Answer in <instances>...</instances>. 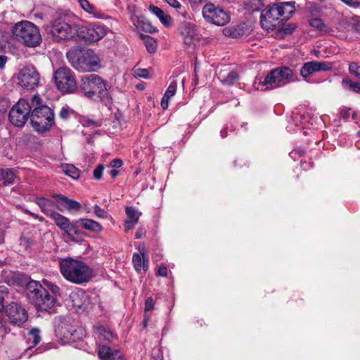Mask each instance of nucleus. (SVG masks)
Here are the masks:
<instances>
[{"label":"nucleus","instance_id":"1","mask_svg":"<svg viewBox=\"0 0 360 360\" xmlns=\"http://www.w3.org/2000/svg\"><path fill=\"white\" fill-rule=\"evenodd\" d=\"M79 89L87 98L95 100L98 98L106 106L112 103V98L107 89V83L97 75L83 76Z\"/></svg>","mask_w":360,"mask_h":360},{"label":"nucleus","instance_id":"2","mask_svg":"<svg viewBox=\"0 0 360 360\" xmlns=\"http://www.w3.org/2000/svg\"><path fill=\"white\" fill-rule=\"evenodd\" d=\"M60 271L68 281L75 284H82L92 277L91 269L84 262L70 257L60 261Z\"/></svg>","mask_w":360,"mask_h":360},{"label":"nucleus","instance_id":"3","mask_svg":"<svg viewBox=\"0 0 360 360\" xmlns=\"http://www.w3.org/2000/svg\"><path fill=\"white\" fill-rule=\"evenodd\" d=\"M31 124L34 129L43 133L51 129L54 124L53 110L46 105L41 104V100L37 95L32 98Z\"/></svg>","mask_w":360,"mask_h":360},{"label":"nucleus","instance_id":"4","mask_svg":"<svg viewBox=\"0 0 360 360\" xmlns=\"http://www.w3.org/2000/svg\"><path fill=\"white\" fill-rule=\"evenodd\" d=\"M26 289L30 300L39 311L49 313L54 311L55 298L39 282L30 281Z\"/></svg>","mask_w":360,"mask_h":360},{"label":"nucleus","instance_id":"5","mask_svg":"<svg viewBox=\"0 0 360 360\" xmlns=\"http://www.w3.org/2000/svg\"><path fill=\"white\" fill-rule=\"evenodd\" d=\"M67 58L74 68L80 72L96 71L100 67V59L91 49L70 50Z\"/></svg>","mask_w":360,"mask_h":360},{"label":"nucleus","instance_id":"6","mask_svg":"<svg viewBox=\"0 0 360 360\" xmlns=\"http://www.w3.org/2000/svg\"><path fill=\"white\" fill-rule=\"evenodd\" d=\"M13 33L16 39L27 47H37L41 42L39 28L30 21H21L15 25Z\"/></svg>","mask_w":360,"mask_h":360},{"label":"nucleus","instance_id":"7","mask_svg":"<svg viewBox=\"0 0 360 360\" xmlns=\"http://www.w3.org/2000/svg\"><path fill=\"white\" fill-rule=\"evenodd\" d=\"M56 226L63 231L66 237L71 241L79 243L83 240L85 233L77 227V220L70 221L68 218L56 212L50 217Z\"/></svg>","mask_w":360,"mask_h":360},{"label":"nucleus","instance_id":"8","mask_svg":"<svg viewBox=\"0 0 360 360\" xmlns=\"http://www.w3.org/2000/svg\"><path fill=\"white\" fill-rule=\"evenodd\" d=\"M39 79V73L32 65L22 68L13 77L16 85L27 90H33L38 86Z\"/></svg>","mask_w":360,"mask_h":360},{"label":"nucleus","instance_id":"9","mask_svg":"<svg viewBox=\"0 0 360 360\" xmlns=\"http://www.w3.org/2000/svg\"><path fill=\"white\" fill-rule=\"evenodd\" d=\"M56 86L63 94L73 93L77 89V83L72 71L65 67L58 68L54 72Z\"/></svg>","mask_w":360,"mask_h":360},{"label":"nucleus","instance_id":"10","mask_svg":"<svg viewBox=\"0 0 360 360\" xmlns=\"http://www.w3.org/2000/svg\"><path fill=\"white\" fill-rule=\"evenodd\" d=\"M51 32L56 41L72 39L78 36L79 26L75 23L70 24L62 19H57L53 22Z\"/></svg>","mask_w":360,"mask_h":360},{"label":"nucleus","instance_id":"11","mask_svg":"<svg viewBox=\"0 0 360 360\" xmlns=\"http://www.w3.org/2000/svg\"><path fill=\"white\" fill-rule=\"evenodd\" d=\"M32 103L25 99H20L9 112V120L15 126L22 127L31 115Z\"/></svg>","mask_w":360,"mask_h":360},{"label":"nucleus","instance_id":"12","mask_svg":"<svg viewBox=\"0 0 360 360\" xmlns=\"http://www.w3.org/2000/svg\"><path fill=\"white\" fill-rule=\"evenodd\" d=\"M204 20L217 26H224L230 22L229 14L210 1L204 5Z\"/></svg>","mask_w":360,"mask_h":360},{"label":"nucleus","instance_id":"13","mask_svg":"<svg viewBox=\"0 0 360 360\" xmlns=\"http://www.w3.org/2000/svg\"><path fill=\"white\" fill-rule=\"evenodd\" d=\"M8 322L15 326H22L28 319V314L25 308L18 303L12 302L4 309Z\"/></svg>","mask_w":360,"mask_h":360},{"label":"nucleus","instance_id":"14","mask_svg":"<svg viewBox=\"0 0 360 360\" xmlns=\"http://www.w3.org/2000/svg\"><path fill=\"white\" fill-rule=\"evenodd\" d=\"M107 27L102 25L90 24L88 26L79 27L78 37L89 42H95L104 37Z\"/></svg>","mask_w":360,"mask_h":360},{"label":"nucleus","instance_id":"15","mask_svg":"<svg viewBox=\"0 0 360 360\" xmlns=\"http://www.w3.org/2000/svg\"><path fill=\"white\" fill-rule=\"evenodd\" d=\"M281 13L276 4L269 6L260 15V23L262 28L274 30L280 23Z\"/></svg>","mask_w":360,"mask_h":360},{"label":"nucleus","instance_id":"16","mask_svg":"<svg viewBox=\"0 0 360 360\" xmlns=\"http://www.w3.org/2000/svg\"><path fill=\"white\" fill-rule=\"evenodd\" d=\"M332 69L330 63L324 61H309L305 63L300 69V75L302 77L307 78L316 72L327 71Z\"/></svg>","mask_w":360,"mask_h":360},{"label":"nucleus","instance_id":"17","mask_svg":"<svg viewBox=\"0 0 360 360\" xmlns=\"http://www.w3.org/2000/svg\"><path fill=\"white\" fill-rule=\"evenodd\" d=\"M254 87L259 91H266L280 87L275 69L271 70L263 81L259 80L254 83Z\"/></svg>","mask_w":360,"mask_h":360},{"label":"nucleus","instance_id":"18","mask_svg":"<svg viewBox=\"0 0 360 360\" xmlns=\"http://www.w3.org/2000/svg\"><path fill=\"white\" fill-rule=\"evenodd\" d=\"M180 33L183 37L184 42L188 45H195L199 39L195 26L191 23H184L181 25Z\"/></svg>","mask_w":360,"mask_h":360},{"label":"nucleus","instance_id":"19","mask_svg":"<svg viewBox=\"0 0 360 360\" xmlns=\"http://www.w3.org/2000/svg\"><path fill=\"white\" fill-rule=\"evenodd\" d=\"M57 198V210L63 212L67 210L70 212L79 211L82 208L81 204L72 199H70L63 195H56Z\"/></svg>","mask_w":360,"mask_h":360},{"label":"nucleus","instance_id":"20","mask_svg":"<svg viewBox=\"0 0 360 360\" xmlns=\"http://www.w3.org/2000/svg\"><path fill=\"white\" fill-rule=\"evenodd\" d=\"M280 87L297 80L296 75L288 67L275 68Z\"/></svg>","mask_w":360,"mask_h":360},{"label":"nucleus","instance_id":"21","mask_svg":"<svg viewBox=\"0 0 360 360\" xmlns=\"http://www.w3.org/2000/svg\"><path fill=\"white\" fill-rule=\"evenodd\" d=\"M72 306L77 310H85L89 304L88 295L82 290L71 293L70 296Z\"/></svg>","mask_w":360,"mask_h":360},{"label":"nucleus","instance_id":"22","mask_svg":"<svg viewBox=\"0 0 360 360\" xmlns=\"http://www.w3.org/2000/svg\"><path fill=\"white\" fill-rule=\"evenodd\" d=\"M56 200L46 198H36V203L40 207L41 210L48 217H51L55 214L57 210V198Z\"/></svg>","mask_w":360,"mask_h":360},{"label":"nucleus","instance_id":"23","mask_svg":"<svg viewBox=\"0 0 360 360\" xmlns=\"http://www.w3.org/2000/svg\"><path fill=\"white\" fill-rule=\"evenodd\" d=\"M98 356L102 360H124V356L120 351L112 349L105 345H99Z\"/></svg>","mask_w":360,"mask_h":360},{"label":"nucleus","instance_id":"24","mask_svg":"<svg viewBox=\"0 0 360 360\" xmlns=\"http://www.w3.org/2000/svg\"><path fill=\"white\" fill-rule=\"evenodd\" d=\"M125 212L127 214V219L124 221V229L127 231L133 229L138 223L141 213L138 210L132 207H126Z\"/></svg>","mask_w":360,"mask_h":360},{"label":"nucleus","instance_id":"25","mask_svg":"<svg viewBox=\"0 0 360 360\" xmlns=\"http://www.w3.org/2000/svg\"><path fill=\"white\" fill-rule=\"evenodd\" d=\"M276 5L281 13V20H288L295 11L293 1L278 2Z\"/></svg>","mask_w":360,"mask_h":360},{"label":"nucleus","instance_id":"26","mask_svg":"<svg viewBox=\"0 0 360 360\" xmlns=\"http://www.w3.org/2000/svg\"><path fill=\"white\" fill-rule=\"evenodd\" d=\"M77 227L82 226L83 229L93 233H98L103 231V226L98 222L90 219H79L77 220Z\"/></svg>","mask_w":360,"mask_h":360},{"label":"nucleus","instance_id":"27","mask_svg":"<svg viewBox=\"0 0 360 360\" xmlns=\"http://www.w3.org/2000/svg\"><path fill=\"white\" fill-rule=\"evenodd\" d=\"M222 32L224 35L226 37L240 38L245 34L246 27L245 25L229 26L224 28Z\"/></svg>","mask_w":360,"mask_h":360},{"label":"nucleus","instance_id":"28","mask_svg":"<svg viewBox=\"0 0 360 360\" xmlns=\"http://www.w3.org/2000/svg\"><path fill=\"white\" fill-rule=\"evenodd\" d=\"M132 262L137 272H141V270L146 271L148 269V259L144 252H141L140 254L134 253Z\"/></svg>","mask_w":360,"mask_h":360},{"label":"nucleus","instance_id":"29","mask_svg":"<svg viewBox=\"0 0 360 360\" xmlns=\"http://www.w3.org/2000/svg\"><path fill=\"white\" fill-rule=\"evenodd\" d=\"M308 22L309 25L314 30L323 33H330L333 32L332 27L327 24H325L323 21L319 18L309 16Z\"/></svg>","mask_w":360,"mask_h":360},{"label":"nucleus","instance_id":"30","mask_svg":"<svg viewBox=\"0 0 360 360\" xmlns=\"http://www.w3.org/2000/svg\"><path fill=\"white\" fill-rule=\"evenodd\" d=\"M94 332L101 343L110 342L114 338L112 333L102 326H94Z\"/></svg>","mask_w":360,"mask_h":360},{"label":"nucleus","instance_id":"31","mask_svg":"<svg viewBox=\"0 0 360 360\" xmlns=\"http://www.w3.org/2000/svg\"><path fill=\"white\" fill-rule=\"evenodd\" d=\"M149 10L158 18L165 27H170L172 25V18L161 8L155 6H150Z\"/></svg>","mask_w":360,"mask_h":360},{"label":"nucleus","instance_id":"32","mask_svg":"<svg viewBox=\"0 0 360 360\" xmlns=\"http://www.w3.org/2000/svg\"><path fill=\"white\" fill-rule=\"evenodd\" d=\"M81 8L86 13L92 15L96 18H101L102 14L97 10V8L89 3L88 0H77Z\"/></svg>","mask_w":360,"mask_h":360},{"label":"nucleus","instance_id":"33","mask_svg":"<svg viewBox=\"0 0 360 360\" xmlns=\"http://www.w3.org/2000/svg\"><path fill=\"white\" fill-rule=\"evenodd\" d=\"M221 83L226 85L233 84L238 79V75L235 71H231L227 75H224L220 72L218 76Z\"/></svg>","mask_w":360,"mask_h":360},{"label":"nucleus","instance_id":"34","mask_svg":"<svg viewBox=\"0 0 360 360\" xmlns=\"http://www.w3.org/2000/svg\"><path fill=\"white\" fill-rule=\"evenodd\" d=\"M60 168L64 174L70 176L73 179H79L80 174L79 170L73 165L62 164Z\"/></svg>","mask_w":360,"mask_h":360},{"label":"nucleus","instance_id":"35","mask_svg":"<svg viewBox=\"0 0 360 360\" xmlns=\"http://www.w3.org/2000/svg\"><path fill=\"white\" fill-rule=\"evenodd\" d=\"M27 342L32 346H36L41 341L40 330L39 328H34L30 330L27 335Z\"/></svg>","mask_w":360,"mask_h":360},{"label":"nucleus","instance_id":"36","mask_svg":"<svg viewBox=\"0 0 360 360\" xmlns=\"http://www.w3.org/2000/svg\"><path fill=\"white\" fill-rule=\"evenodd\" d=\"M262 7L260 0H248L245 4V9L251 13L259 11Z\"/></svg>","mask_w":360,"mask_h":360},{"label":"nucleus","instance_id":"37","mask_svg":"<svg viewBox=\"0 0 360 360\" xmlns=\"http://www.w3.org/2000/svg\"><path fill=\"white\" fill-rule=\"evenodd\" d=\"M145 46L149 53H154L157 49V42L151 37H146L144 39Z\"/></svg>","mask_w":360,"mask_h":360},{"label":"nucleus","instance_id":"38","mask_svg":"<svg viewBox=\"0 0 360 360\" xmlns=\"http://www.w3.org/2000/svg\"><path fill=\"white\" fill-rule=\"evenodd\" d=\"M15 174L11 169H4V186L12 184L14 182Z\"/></svg>","mask_w":360,"mask_h":360},{"label":"nucleus","instance_id":"39","mask_svg":"<svg viewBox=\"0 0 360 360\" xmlns=\"http://www.w3.org/2000/svg\"><path fill=\"white\" fill-rule=\"evenodd\" d=\"M176 87H177V82L176 81H172L169 84V86L167 87L165 96H167L169 98L173 97L176 91Z\"/></svg>","mask_w":360,"mask_h":360},{"label":"nucleus","instance_id":"40","mask_svg":"<svg viewBox=\"0 0 360 360\" xmlns=\"http://www.w3.org/2000/svg\"><path fill=\"white\" fill-rule=\"evenodd\" d=\"M358 82H354L348 78H344L342 81V85L346 90H352L354 91L356 86Z\"/></svg>","mask_w":360,"mask_h":360},{"label":"nucleus","instance_id":"41","mask_svg":"<svg viewBox=\"0 0 360 360\" xmlns=\"http://www.w3.org/2000/svg\"><path fill=\"white\" fill-rule=\"evenodd\" d=\"M349 70L351 74H354L360 78V65L356 63H351L349 66Z\"/></svg>","mask_w":360,"mask_h":360},{"label":"nucleus","instance_id":"42","mask_svg":"<svg viewBox=\"0 0 360 360\" xmlns=\"http://www.w3.org/2000/svg\"><path fill=\"white\" fill-rule=\"evenodd\" d=\"M72 112H73L72 110L68 106H63L60 111L59 116L60 118L66 120Z\"/></svg>","mask_w":360,"mask_h":360},{"label":"nucleus","instance_id":"43","mask_svg":"<svg viewBox=\"0 0 360 360\" xmlns=\"http://www.w3.org/2000/svg\"><path fill=\"white\" fill-rule=\"evenodd\" d=\"M200 63H198L197 61H195V65H194L195 77H194L193 82V84L194 86H196L199 82L200 77H199L198 72H200Z\"/></svg>","mask_w":360,"mask_h":360},{"label":"nucleus","instance_id":"44","mask_svg":"<svg viewBox=\"0 0 360 360\" xmlns=\"http://www.w3.org/2000/svg\"><path fill=\"white\" fill-rule=\"evenodd\" d=\"M104 167L102 165H98L94 170V177L95 179L100 180L102 178V174Z\"/></svg>","mask_w":360,"mask_h":360},{"label":"nucleus","instance_id":"45","mask_svg":"<svg viewBox=\"0 0 360 360\" xmlns=\"http://www.w3.org/2000/svg\"><path fill=\"white\" fill-rule=\"evenodd\" d=\"M56 334L58 337L60 338H64L65 339H68L70 335L72 334L68 331V332H63L62 331V327L60 328V326H58L55 330Z\"/></svg>","mask_w":360,"mask_h":360},{"label":"nucleus","instance_id":"46","mask_svg":"<svg viewBox=\"0 0 360 360\" xmlns=\"http://www.w3.org/2000/svg\"><path fill=\"white\" fill-rule=\"evenodd\" d=\"M93 209H94V213L96 214V217H98L99 218H105L106 217V214H105L104 210H103L98 205L94 206Z\"/></svg>","mask_w":360,"mask_h":360},{"label":"nucleus","instance_id":"47","mask_svg":"<svg viewBox=\"0 0 360 360\" xmlns=\"http://www.w3.org/2000/svg\"><path fill=\"white\" fill-rule=\"evenodd\" d=\"M134 75L136 77L147 78L148 76V71L146 69H137L134 71Z\"/></svg>","mask_w":360,"mask_h":360},{"label":"nucleus","instance_id":"48","mask_svg":"<svg viewBox=\"0 0 360 360\" xmlns=\"http://www.w3.org/2000/svg\"><path fill=\"white\" fill-rule=\"evenodd\" d=\"M154 308V301L152 297H148L145 302V311H149Z\"/></svg>","mask_w":360,"mask_h":360},{"label":"nucleus","instance_id":"49","mask_svg":"<svg viewBox=\"0 0 360 360\" xmlns=\"http://www.w3.org/2000/svg\"><path fill=\"white\" fill-rule=\"evenodd\" d=\"M122 165V161L120 159H114L110 164V167L113 169L120 168Z\"/></svg>","mask_w":360,"mask_h":360},{"label":"nucleus","instance_id":"50","mask_svg":"<svg viewBox=\"0 0 360 360\" xmlns=\"http://www.w3.org/2000/svg\"><path fill=\"white\" fill-rule=\"evenodd\" d=\"M170 6L174 8H180L181 4L177 0H165Z\"/></svg>","mask_w":360,"mask_h":360},{"label":"nucleus","instance_id":"51","mask_svg":"<svg viewBox=\"0 0 360 360\" xmlns=\"http://www.w3.org/2000/svg\"><path fill=\"white\" fill-rule=\"evenodd\" d=\"M146 233V231L143 227H139L136 232L135 238L136 239L141 238L143 236H145Z\"/></svg>","mask_w":360,"mask_h":360},{"label":"nucleus","instance_id":"52","mask_svg":"<svg viewBox=\"0 0 360 360\" xmlns=\"http://www.w3.org/2000/svg\"><path fill=\"white\" fill-rule=\"evenodd\" d=\"M157 274H158V275L161 276H164V277L167 276V267L165 266H160L158 269Z\"/></svg>","mask_w":360,"mask_h":360},{"label":"nucleus","instance_id":"53","mask_svg":"<svg viewBox=\"0 0 360 360\" xmlns=\"http://www.w3.org/2000/svg\"><path fill=\"white\" fill-rule=\"evenodd\" d=\"M169 99H170L169 98L165 96L162 97V101H161V106L164 110L167 109V108L169 106Z\"/></svg>","mask_w":360,"mask_h":360},{"label":"nucleus","instance_id":"54","mask_svg":"<svg viewBox=\"0 0 360 360\" xmlns=\"http://www.w3.org/2000/svg\"><path fill=\"white\" fill-rule=\"evenodd\" d=\"M349 111H350L349 109H348V110H342L340 112V117L342 119L347 120L349 117V114H350Z\"/></svg>","mask_w":360,"mask_h":360},{"label":"nucleus","instance_id":"55","mask_svg":"<svg viewBox=\"0 0 360 360\" xmlns=\"http://www.w3.org/2000/svg\"><path fill=\"white\" fill-rule=\"evenodd\" d=\"M84 125L86 127H90V126L98 127V126H100V124L98 122L94 121L92 120H89L85 122Z\"/></svg>","mask_w":360,"mask_h":360},{"label":"nucleus","instance_id":"56","mask_svg":"<svg viewBox=\"0 0 360 360\" xmlns=\"http://www.w3.org/2000/svg\"><path fill=\"white\" fill-rule=\"evenodd\" d=\"M193 7H198L201 5L202 0H188Z\"/></svg>","mask_w":360,"mask_h":360},{"label":"nucleus","instance_id":"57","mask_svg":"<svg viewBox=\"0 0 360 360\" xmlns=\"http://www.w3.org/2000/svg\"><path fill=\"white\" fill-rule=\"evenodd\" d=\"M20 245H23L25 249L29 247V241L26 238H20Z\"/></svg>","mask_w":360,"mask_h":360},{"label":"nucleus","instance_id":"58","mask_svg":"<svg viewBox=\"0 0 360 360\" xmlns=\"http://www.w3.org/2000/svg\"><path fill=\"white\" fill-rule=\"evenodd\" d=\"M7 58L5 56H0V68H3L6 63Z\"/></svg>","mask_w":360,"mask_h":360},{"label":"nucleus","instance_id":"59","mask_svg":"<svg viewBox=\"0 0 360 360\" xmlns=\"http://www.w3.org/2000/svg\"><path fill=\"white\" fill-rule=\"evenodd\" d=\"M109 174L112 178H115L117 176L119 172L115 169L112 168Z\"/></svg>","mask_w":360,"mask_h":360},{"label":"nucleus","instance_id":"60","mask_svg":"<svg viewBox=\"0 0 360 360\" xmlns=\"http://www.w3.org/2000/svg\"><path fill=\"white\" fill-rule=\"evenodd\" d=\"M4 240V227H0V244Z\"/></svg>","mask_w":360,"mask_h":360},{"label":"nucleus","instance_id":"61","mask_svg":"<svg viewBox=\"0 0 360 360\" xmlns=\"http://www.w3.org/2000/svg\"><path fill=\"white\" fill-rule=\"evenodd\" d=\"M0 181H3V183L4 182V169H1Z\"/></svg>","mask_w":360,"mask_h":360},{"label":"nucleus","instance_id":"62","mask_svg":"<svg viewBox=\"0 0 360 360\" xmlns=\"http://www.w3.org/2000/svg\"><path fill=\"white\" fill-rule=\"evenodd\" d=\"M51 290L53 293H58L59 292V288L56 285H53Z\"/></svg>","mask_w":360,"mask_h":360},{"label":"nucleus","instance_id":"63","mask_svg":"<svg viewBox=\"0 0 360 360\" xmlns=\"http://www.w3.org/2000/svg\"><path fill=\"white\" fill-rule=\"evenodd\" d=\"M354 92L357 93V94H360V83H359V82L357 83L355 90H354Z\"/></svg>","mask_w":360,"mask_h":360},{"label":"nucleus","instance_id":"64","mask_svg":"<svg viewBox=\"0 0 360 360\" xmlns=\"http://www.w3.org/2000/svg\"><path fill=\"white\" fill-rule=\"evenodd\" d=\"M227 135V132H226V129H223L221 131V136L222 138H224L226 137Z\"/></svg>","mask_w":360,"mask_h":360}]
</instances>
